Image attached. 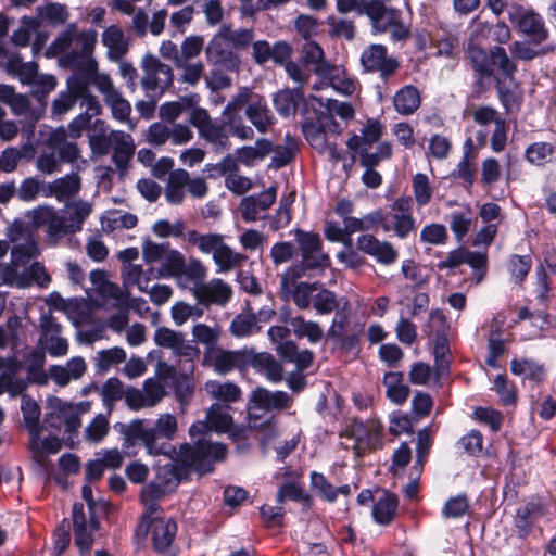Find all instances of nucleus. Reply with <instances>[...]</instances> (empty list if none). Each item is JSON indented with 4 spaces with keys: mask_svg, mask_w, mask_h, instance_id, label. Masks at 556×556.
Returning <instances> with one entry per match:
<instances>
[{
    "mask_svg": "<svg viewBox=\"0 0 556 556\" xmlns=\"http://www.w3.org/2000/svg\"><path fill=\"white\" fill-rule=\"evenodd\" d=\"M509 20L515 23L519 31L528 35L536 43L544 41L547 37V30L540 14L532 9L521 5H513L508 11Z\"/></svg>",
    "mask_w": 556,
    "mask_h": 556,
    "instance_id": "nucleus-18",
    "label": "nucleus"
},
{
    "mask_svg": "<svg viewBox=\"0 0 556 556\" xmlns=\"http://www.w3.org/2000/svg\"><path fill=\"white\" fill-rule=\"evenodd\" d=\"M90 281L93 292L97 293L104 303H109L113 307H121L123 305L124 300L121 288L109 280L104 270L91 271Z\"/></svg>",
    "mask_w": 556,
    "mask_h": 556,
    "instance_id": "nucleus-31",
    "label": "nucleus"
},
{
    "mask_svg": "<svg viewBox=\"0 0 556 556\" xmlns=\"http://www.w3.org/2000/svg\"><path fill=\"white\" fill-rule=\"evenodd\" d=\"M72 517L75 544L83 554L87 553L93 544V533L99 529V521L96 518H90L87 522L84 506L80 503L74 504Z\"/></svg>",
    "mask_w": 556,
    "mask_h": 556,
    "instance_id": "nucleus-25",
    "label": "nucleus"
},
{
    "mask_svg": "<svg viewBox=\"0 0 556 556\" xmlns=\"http://www.w3.org/2000/svg\"><path fill=\"white\" fill-rule=\"evenodd\" d=\"M204 311L198 304H190L185 301H177L170 308V316L176 326H182L190 319H199Z\"/></svg>",
    "mask_w": 556,
    "mask_h": 556,
    "instance_id": "nucleus-55",
    "label": "nucleus"
},
{
    "mask_svg": "<svg viewBox=\"0 0 556 556\" xmlns=\"http://www.w3.org/2000/svg\"><path fill=\"white\" fill-rule=\"evenodd\" d=\"M205 392L214 400L220 402L222 405H228L238 402L241 399L242 391L233 382L208 380L204 384Z\"/></svg>",
    "mask_w": 556,
    "mask_h": 556,
    "instance_id": "nucleus-39",
    "label": "nucleus"
},
{
    "mask_svg": "<svg viewBox=\"0 0 556 556\" xmlns=\"http://www.w3.org/2000/svg\"><path fill=\"white\" fill-rule=\"evenodd\" d=\"M294 238L298 244L302 262L316 270H325L330 265V257L323 251V242L318 233L294 230Z\"/></svg>",
    "mask_w": 556,
    "mask_h": 556,
    "instance_id": "nucleus-13",
    "label": "nucleus"
},
{
    "mask_svg": "<svg viewBox=\"0 0 556 556\" xmlns=\"http://www.w3.org/2000/svg\"><path fill=\"white\" fill-rule=\"evenodd\" d=\"M87 370L86 361L81 356L72 357L64 366L52 365L48 369V376L59 387L67 386L72 380H79Z\"/></svg>",
    "mask_w": 556,
    "mask_h": 556,
    "instance_id": "nucleus-33",
    "label": "nucleus"
},
{
    "mask_svg": "<svg viewBox=\"0 0 556 556\" xmlns=\"http://www.w3.org/2000/svg\"><path fill=\"white\" fill-rule=\"evenodd\" d=\"M303 98V92L300 87L293 89H283L278 91L273 99L276 111L282 115L288 116L296 111L298 104Z\"/></svg>",
    "mask_w": 556,
    "mask_h": 556,
    "instance_id": "nucleus-48",
    "label": "nucleus"
},
{
    "mask_svg": "<svg viewBox=\"0 0 556 556\" xmlns=\"http://www.w3.org/2000/svg\"><path fill=\"white\" fill-rule=\"evenodd\" d=\"M280 320L293 329L298 338H307L311 343L318 342L323 336L321 327L315 321H307L302 316H290L288 312L281 314Z\"/></svg>",
    "mask_w": 556,
    "mask_h": 556,
    "instance_id": "nucleus-40",
    "label": "nucleus"
},
{
    "mask_svg": "<svg viewBox=\"0 0 556 556\" xmlns=\"http://www.w3.org/2000/svg\"><path fill=\"white\" fill-rule=\"evenodd\" d=\"M361 65L366 73H379L383 80L394 75L399 70V61L388 54L383 45L372 43L366 47L361 53Z\"/></svg>",
    "mask_w": 556,
    "mask_h": 556,
    "instance_id": "nucleus-15",
    "label": "nucleus"
},
{
    "mask_svg": "<svg viewBox=\"0 0 556 556\" xmlns=\"http://www.w3.org/2000/svg\"><path fill=\"white\" fill-rule=\"evenodd\" d=\"M210 362L218 374H227L243 363V355L239 351L214 349L210 353Z\"/></svg>",
    "mask_w": 556,
    "mask_h": 556,
    "instance_id": "nucleus-46",
    "label": "nucleus"
},
{
    "mask_svg": "<svg viewBox=\"0 0 556 556\" xmlns=\"http://www.w3.org/2000/svg\"><path fill=\"white\" fill-rule=\"evenodd\" d=\"M380 430V426L374 421L350 419L340 433V444L343 448L353 451L356 456H363L377 446Z\"/></svg>",
    "mask_w": 556,
    "mask_h": 556,
    "instance_id": "nucleus-8",
    "label": "nucleus"
},
{
    "mask_svg": "<svg viewBox=\"0 0 556 556\" xmlns=\"http://www.w3.org/2000/svg\"><path fill=\"white\" fill-rule=\"evenodd\" d=\"M356 248L387 266L394 264L399 257V252L391 242L381 241L370 233L361 235L356 240Z\"/></svg>",
    "mask_w": 556,
    "mask_h": 556,
    "instance_id": "nucleus-20",
    "label": "nucleus"
},
{
    "mask_svg": "<svg viewBox=\"0 0 556 556\" xmlns=\"http://www.w3.org/2000/svg\"><path fill=\"white\" fill-rule=\"evenodd\" d=\"M189 122L197 128L199 137L211 144L215 152L222 153L230 150L231 142L224 123L214 122L206 109L192 110L189 114Z\"/></svg>",
    "mask_w": 556,
    "mask_h": 556,
    "instance_id": "nucleus-9",
    "label": "nucleus"
},
{
    "mask_svg": "<svg viewBox=\"0 0 556 556\" xmlns=\"http://www.w3.org/2000/svg\"><path fill=\"white\" fill-rule=\"evenodd\" d=\"M413 198L404 195L395 199L390 205V213L381 212L382 220H379L384 231H393L400 239H405L415 230L416 224L412 213Z\"/></svg>",
    "mask_w": 556,
    "mask_h": 556,
    "instance_id": "nucleus-10",
    "label": "nucleus"
},
{
    "mask_svg": "<svg viewBox=\"0 0 556 556\" xmlns=\"http://www.w3.org/2000/svg\"><path fill=\"white\" fill-rule=\"evenodd\" d=\"M108 125L102 119H96L88 134L91 151L97 155L112 152V160L118 169H125L135 153L131 135L122 130L108 132Z\"/></svg>",
    "mask_w": 556,
    "mask_h": 556,
    "instance_id": "nucleus-3",
    "label": "nucleus"
},
{
    "mask_svg": "<svg viewBox=\"0 0 556 556\" xmlns=\"http://www.w3.org/2000/svg\"><path fill=\"white\" fill-rule=\"evenodd\" d=\"M225 128L230 136L240 140H253L255 132L253 127L249 126L239 113L223 114Z\"/></svg>",
    "mask_w": 556,
    "mask_h": 556,
    "instance_id": "nucleus-49",
    "label": "nucleus"
},
{
    "mask_svg": "<svg viewBox=\"0 0 556 556\" xmlns=\"http://www.w3.org/2000/svg\"><path fill=\"white\" fill-rule=\"evenodd\" d=\"M231 426L232 417L230 415V407L215 403L208 408L206 420L192 425L189 429V434L195 438L197 435L205 433L207 430L227 432Z\"/></svg>",
    "mask_w": 556,
    "mask_h": 556,
    "instance_id": "nucleus-24",
    "label": "nucleus"
},
{
    "mask_svg": "<svg viewBox=\"0 0 556 556\" xmlns=\"http://www.w3.org/2000/svg\"><path fill=\"white\" fill-rule=\"evenodd\" d=\"M81 189V178L77 172H72L43 187L46 197H54L59 202H66L76 197Z\"/></svg>",
    "mask_w": 556,
    "mask_h": 556,
    "instance_id": "nucleus-29",
    "label": "nucleus"
},
{
    "mask_svg": "<svg viewBox=\"0 0 556 556\" xmlns=\"http://www.w3.org/2000/svg\"><path fill=\"white\" fill-rule=\"evenodd\" d=\"M244 114L257 132L262 135L270 131L276 123V117L263 96L256 98V101L245 109Z\"/></svg>",
    "mask_w": 556,
    "mask_h": 556,
    "instance_id": "nucleus-34",
    "label": "nucleus"
},
{
    "mask_svg": "<svg viewBox=\"0 0 556 556\" xmlns=\"http://www.w3.org/2000/svg\"><path fill=\"white\" fill-rule=\"evenodd\" d=\"M187 179L188 172L186 169L178 168L169 173L164 189V197L169 204L178 205L184 202Z\"/></svg>",
    "mask_w": 556,
    "mask_h": 556,
    "instance_id": "nucleus-41",
    "label": "nucleus"
},
{
    "mask_svg": "<svg viewBox=\"0 0 556 556\" xmlns=\"http://www.w3.org/2000/svg\"><path fill=\"white\" fill-rule=\"evenodd\" d=\"M414 200L418 206L427 205L433 195V187L426 174L418 173L412 178Z\"/></svg>",
    "mask_w": 556,
    "mask_h": 556,
    "instance_id": "nucleus-58",
    "label": "nucleus"
},
{
    "mask_svg": "<svg viewBox=\"0 0 556 556\" xmlns=\"http://www.w3.org/2000/svg\"><path fill=\"white\" fill-rule=\"evenodd\" d=\"M127 354L124 349L114 346L106 350L97 352L94 356V367L98 372L104 374L109 369L117 364L126 361Z\"/></svg>",
    "mask_w": 556,
    "mask_h": 556,
    "instance_id": "nucleus-54",
    "label": "nucleus"
},
{
    "mask_svg": "<svg viewBox=\"0 0 556 556\" xmlns=\"http://www.w3.org/2000/svg\"><path fill=\"white\" fill-rule=\"evenodd\" d=\"M490 74L485 76H492L495 72L504 79L513 80L514 75L517 71L515 63L510 60L505 49L502 47H494L490 50Z\"/></svg>",
    "mask_w": 556,
    "mask_h": 556,
    "instance_id": "nucleus-44",
    "label": "nucleus"
},
{
    "mask_svg": "<svg viewBox=\"0 0 556 556\" xmlns=\"http://www.w3.org/2000/svg\"><path fill=\"white\" fill-rule=\"evenodd\" d=\"M141 67L144 73L141 85L146 91L153 94H162L173 85V68L162 63L156 56L146 55L142 59Z\"/></svg>",
    "mask_w": 556,
    "mask_h": 556,
    "instance_id": "nucleus-12",
    "label": "nucleus"
},
{
    "mask_svg": "<svg viewBox=\"0 0 556 556\" xmlns=\"http://www.w3.org/2000/svg\"><path fill=\"white\" fill-rule=\"evenodd\" d=\"M421 103L419 90L413 85L401 88L393 98V105L397 113L410 115L418 110Z\"/></svg>",
    "mask_w": 556,
    "mask_h": 556,
    "instance_id": "nucleus-43",
    "label": "nucleus"
},
{
    "mask_svg": "<svg viewBox=\"0 0 556 556\" xmlns=\"http://www.w3.org/2000/svg\"><path fill=\"white\" fill-rule=\"evenodd\" d=\"M193 298L198 304L205 307L211 305L225 306L232 298L230 285L220 278H213L194 289Z\"/></svg>",
    "mask_w": 556,
    "mask_h": 556,
    "instance_id": "nucleus-19",
    "label": "nucleus"
},
{
    "mask_svg": "<svg viewBox=\"0 0 556 556\" xmlns=\"http://www.w3.org/2000/svg\"><path fill=\"white\" fill-rule=\"evenodd\" d=\"M312 307L319 315L331 314L339 307V302L334 292L326 289L324 285H319L318 291L314 296Z\"/></svg>",
    "mask_w": 556,
    "mask_h": 556,
    "instance_id": "nucleus-62",
    "label": "nucleus"
},
{
    "mask_svg": "<svg viewBox=\"0 0 556 556\" xmlns=\"http://www.w3.org/2000/svg\"><path fill=\"white\" fill-rule=\"evenodd\" d=\"M21 396V409L23 413L24 422L29 432V437H34L36 435V431L41 428L39 425L40 407L37 402L29 396L24 394Z\"/></svg>",
    "mask_w": 556,
    "mask_h": 556,
    "instance_id": "nucleus-57",
    "label": "nucleus"
},
{
    "mask_svg": "<svg viewBox=\"0 0 556 556\" xmlns=\"http://www.w3.org/2000/svg\"><path fill=\"white\" fill-rule=\"evenodd\" d=\"M381 211L371 212L362 218L351 216L345 218L343 226L345 227L346 236L350 238L352 233L370 231L377 228L379 220H382Z\"/></svg>",
    "mask_w": 556,
    "mask_h": 556,
    "instance_id": "nucleus-51",
    "label": "nucleus"
},
{
    "mask_svg": "<svg viewBox=\"0 0 556 556\" xmlns=\"http://www.w3.org/2000/svg\"><path fill=\"white\" fill-rule=\"evenodd\" d=\"M101 41L108 49V59L113 62L122 61L129 50V38L118 25L106 27L102 33Z\"/></svg>",
    "mask_w": 556,
    "mask_h": 556,
    "instance_id": "nucleus-30",
    "label": "nucleus"
},
{
    "mask_svg": "<svg viewBox=\"0 0 556 556\" xmlns=\"http://www.w3.org/2000/svg\"><path fill=\"white\" fill-rule=\"evenodd\" d=\"M0 63L10 75L17 77L23 85L31 84L38 75L37 63L24 62L18 52L7 49L1 43Z\"/></svg>",
    "mask_w": 556,
    "mask_h": 556,
    "instance_id": "nucleus-22",
    "label": "nucleus"
},
{
    "mask_svg": "<svg viewBox=\"0 0 556 556\" xmlns=\"http://www.w3.org/2000/svg\"><path fill=\"white\" fill-rule=\"evenodd\" d=\"M383 384L387 397L396 405L406 402L409 395V387L403 383V374L390 371L384 375Z\"/></svg>",
    "mask_w": 556,
    "mask_h": 556,
    "instance_id": "nucleus-47",
    "label": "nucleus"
},
{
    "mask_svg": "<svg viewBox=\"0 0 556 556\" xmlns=\"http://www.w3.org/2000/svg\"><path fill=\"white\" fill-rule=\"evenodd\" d=\"M510 36L509 27L503 22L483 21L481 17L473 22L472 37L477 41L485 39L503 45L510 39Z\"/></svg>",
    "mask_w": 556,
    "mask_h": 556,
    "instance_id": "nucleus-35",
    "label": "nucleus"
},
{
    "mask_svg": "<svg viewBox=\"0 0 556 556\" xmlns=\"http://www.w3.org/2000/svg\"><path fill=\"white\" fill-rule=\"evenodd\" d=\"M97 70L96 60L79 62L75 74L67 79V90L65 92L71 93L76 101L87 96L90 92L89 84L93 85V75L100 74Z\"/></svg>",
    "mask_w": 556,
    "mask_h": 556,
    "instance_id": "nucleus-27",
    "label": "nucleus"
},
{
    "mask_svg": "<svg viewBox=\"0 0 556 556\" xmlns=\"http://www.w3.org/2000/svg\"><path fill=\"white\" fill-rule=\"evenodd\" d=\"M317 76L320 80L314 84L315 90L331 87L343 96H352L359 88L358 81L341 66L324 64L317 70Z\"/></svg>",
    "mask_w": 556,
    "mask_h": 556,
    "instance_id": "nucleus-16",
    "label": "nucleus"
},
{
    "mask_svg": "<svg viewBox=\"0 0 556 556\" xmlns=\"http://www.w3.org/2000/svg\"><path fill=\"white\" fill-rule=\"evenodd\" d=\"M156 345L170 349L176 356L192 361L199 355V349L186 341L182 332L175 331L167 327H160L154 332Z\"/></svg>",
    "mask_w": 556,
    "mask_h": 556,
    "instance_id": "nucleus-21",
    "label": "nucleus"
},
{
    "mask_svg": "<svg viewBox=\"0 0 556 556\" xmlns=\"http://www.w3.org/2000/svg\"><path fill=\"white\" fill-rule=\"evenodd\" d=\"M207 277V268L203 262L195 257L185 261L176 277L178 287L188 289L193 295L195 288L201 286Z\"/></svg>",
    "mask_w": 556,
    "mask_h": 556,
    "instance_id": "nucleus-32",
    "label": "nucleus"
},
{
    "mask_svg": "<svg viewBox=\"0 0 556 556\" xmlns=\"http://www.w3.org/2000/svg\"><path fill=\"white\" fill-rule=\"evenodd\" d=\"M20 275L21 286H29L35 282L40 287H47L50 282V276L46 271L45 266L39 262H33L29 266L22 267Z\"/></svg>",
    "mask_w": 556,
    "mask_h": 556,
    "instance_id": "nucleus-63",
    "label": "nucleus"
},
{
    "mask_svg": "<svg viewBox=\"0 0 556 556\" xmlns=\"http://www.w3.org/2000/svg\"><path fill=\"white\" fill-rule=\"evenodd\" d=\"M93 206L87 201H75L67 205L65 214V227L67 235L76 233L83 229L85 220L92 213Z\"/></svg>",
    "mask_w": 556,
    "mask_h": 556,
    "instance_id": "nucleus-42",
    "label": "nucleus"
},
{
    "mask_svg": "<svg viewBox=\"0 0 556 556\" xmlns=\"http://www.w3.org/2000/svg\"><path fill=\"white\" fill-rule=\"evenodd\" d=\"M279 356L288 362L294 363L300 371L308 368L314 359L312 351H299L295 343H285L280 346Z\"/></svg>",
    "mask_w": 556,
    "mask_h": 556,
    "instance_id": "nucleus-50",
    "label": "nucleus"
},
{
    "mask_svg": "<svg viewBox=\"0 0 556 556\" xmlns=\"http://www.w3.org/2000/svg\"><path fill=\"white\" fill-rule=\"evenodd\" d=\"M555 148L552 143L539 141L526 149V159L535 166H542L552 160Z\"/></svg>",
    "mask_w": 556,
    "mask_h": 556,
    "instance_id": "nucleus-64",
    "label": "nucleus"
},
{
    "mask_svg": "<svg viewBox=\"0 0 556 556\" xmlns=\"http://www.w3.org/2000/svg\"><path fill=\"white\" fill-rule=\"evenodd\" d=\"M260 94L255 93L250 87H239L237 92L231 97L229 102L223 110V114L239 113L244 108H249L252 102L256 101Z\"/></svg>",
    "mask_w": 556,
    "mask_h": 556,
    "instance_id": "nucleus-61",
    "label": "nucleus"
},
{
    "mask_svg": "<svg viewBox=\"0 0 556 556\" xmlns=\"http://www.w3.org/2000/svg\"><path fill=\"white\" fill-rule=\"evenodd\" d=\"M226 454L224 444L205 439H199L195 445L181 444L177 454H173V459L157 467L154 480L143 488L141 498L144 506L151 514L156 513L160 509L156 500L172 492L189 470L207 473L212 471L213 463L223 460Z\"/></svg>",
    "mask_w": 556,
    "mask_h": 556,
    "instance_id": "nucleus-1",
    "label": "nucleus"
},
{
    "mask_svg": "<svg viewBox=\"0 0 556 556\" xmlns=\"http://www.w3.org/2000/svg\"><path fill=\"white\" fill-rule=\"evenodd\" d=\"M45 362V352L41 350H33L25 355L24 367L29 379L38 383L47 381V375L43 371Z\"/></svg>",
    "mask_w": 556,
    "mask_h": 556,
    "instance_id": "nucleus-52",
    "label": "nucleus"
},
{
    "mask_svg": "<svg viewBox=\"0 0 556 556\" xmlns=\"http://www.w3.org/2000/svg\"><path fill=\"white\" fill-rule=\"evenodd\" d=\"M86 410L87 408H84L83 404H61L53 414L58 421H53L52 425L58 428L64 427L65 432L74 433L79 429L81 425L80 417Z\"/></svg>",
    "mask_w": 556,
    "mask_h": 556,
    "instance_id": "nucleus-37",
    "label": "nucleus"
},
{
    "mask_svg": "<svg viewBox=\"0 0 556 556\" xmlns=\"http://www.w3.org/2000/svg\"><path fill=\"white\" fill-rule=\"evenodd\" d=\"M205 56L208 63L219 65L228 72H237L241 60L231 49V45L226 39L225 31H218L213 36L205 47Z\"/></svg>",
    "mask_w": 556,
    "mask_h": 556,
    "instance_id": "nucleus-17",
    "label": "nucleus"
},
{
    "mask_svg": "<svg viewBox=\"0 0 556 556\" xmlns=\"http://www.w3.org/2000/svg\"><path fill=\"white\" fill-rule=\"evenodd\" d=\"M92 80L98 91L102 93L104 103L111 109L112 116L118 122L130 124L131 105L115 88L110 75L94 74Z\"/></svg>",
    "mask_w": 556,
    "mask_h": 556,
    "instance_id": "nucleus-14",
    "label": "nucleus"
},
{
    "mask_svg": "<svg viewBox=\"0 0 556 556\" xmlns=\"http://www.w3.org/2000/svg\"><path fill=\"white\" fill-rule=\"evenodd\" d=\"M476 38H471L468 49H467V58L471 63L473 70L480 75L485 76L490 74V52L486 51L475 43Z\"/></svg>",
    "mask_w": 556,
    "mask_h": 556,
    "instance_id": "nucleus-60",
    "label": "nucleus"
},
{
    "mask_svg": "<svg viewBox=\"0 0 556 556\" xmlns=\"http://www.w3.org/2000/svg\"><path fill=\"white\" fill-rule=\"evenodd\" d=\"M34 229L45 228L49 244L55 245L67 235L65 215H61L51 205H39L26 213Z\"/></svg>",
    "mask_w": 556,
    "mask_h": 556,
    "instance_id": "nucleus-11",
    "label": "nucleus"
},
{
    "mask_svg": "<svg viewBox=\"0 0 556 556\" xmlns=\"http://www.w3.org/2000/svg\"><path fill=\"white\" fill-rule=\"evenodd\" d=\"M33 225L16 219L8 227V238L12 242L11 263L17 270L18 267L28 265L39 254V247Z\"/></svg>",
    "mask_w": 556,
    "mask_h": 556,
    "instance_id": "nucleus-7",
    "label": "nucleus"
},
{
    "mask_svg": "<svg viewBox=\"0 0 556 556\" xmlns=\"http://www.w3.org/2000/svg\"><path fill=\"white\" fill-rule=\"evenodd\" d=\"M98 34L93 29L79 31L75 23L67 25L62 30L47 50V55L56 56L63 55L67 63H76L85 60H92L89 58L96 47Z\"/></svg>",
    "mask_w": 556,
    "mask_h": 556,
    "instance_id": "nucleus-4",
    "label": "nucleus"
},
{
    "mask_svg": "<svg viewBox=\"0 0 556 556\" xmlns=\"http://www.w3.org/2000/svg\"><path fill=\"white\" fill-rule=\"evenodd\" d=\"M319 282H300L286 293L291 296L293 303L300 309H307L312 306L316 291H318Z\"/></svg>",
    "mask_w": 556,
    "mask_h": 556,
    "instance_id": "nucleus-53",
    "label": "nucleus"
},
{
    "mask_svg": "<svg viewBox=\"0 0 556 556\" xmlns=\"http://www.w3.org/2000/svg\"><path fill=\"white\" fill-rule=\"evenodd\" d=\"M252 407L249 410L250 419L257 418L256 409L282 410L291 407L293 400L283 391L271 392L265 388H256L250 399Z\"/></svg>",
    "mask_w": 556,
    "mask_h": 556,
    "instance_id": "nucleus-23",
    "label": "nucleus"
},
{
    "mask_svg": "<svg viewBox=\"0 0 556 556\" xmlns=\"http://www.w3.org/2000/svg\"><path fill=\"white\" fill-rule=\"evenodd\" d=\"M18 362L14 358L9 359L7 366L1 370L0 374V395L9 393L11 396L22 395L27 387L24 379L20 378Z\"/></svg>",
    "mask_w": 556,
    "mask_h": 556,
    "instance_id": "nucleus-38",
    "label": "nucleus"
},
{
    "mask_svg": "<svg viewBox=\"0 0 556 556\" xmlns=\"http://www.w3.org/2000/svg\"><path fill=\"white\" fill-rule=\"evenodd\" d=\"M330 131L333 134H340L342 130V127L339 123L332 122L331 124H328L327 121L321 119L320 126H317L315 124H304L303 126V132L305 136V139L311 144L312 148H314L319 153H324L326 149L328 148L327 142V135L326 131Z\"/></svg>",
    "mask_w": 556,
    "mask_h": 556,
    "instance_id": "nucleus-36",
    "label": "nucleus"
},
{
    "mask_svg": "<svg viewBox=\"0 0 556 556\" xmlns=\"http://www.w3.org/2000/svg\"><path fill=\"white\" fill-rule=\"evenodd\" d=\"M34 149L30 144L25 143L21 148L10 147L2 151L0 155V170L12 173L16 169L20 161L27 153L33 154Z\"/></svg>",
    "mask_w": 556,
    "mask_h": 556,
    "instance_id": "nucleus-56",
    "label": "nucleus"
},
{
    "mask_svg": "<svg viewBox=\"0 0 556 556\" xmlns=\"http://www.w3.org/2000/svg\"><path fill=\"white\" fill-rule=\"evenodd\" d=\"M397 497L389 492H383L372 506L374 520L382 526L391 523L397 510Z\"/></svg>",
    "mask_w": 556,
    "mask_h": 556,
    "instance_id": "nucleus-45",
    "label": "nucleus"
},
{
    "mask_svg": "<svg viewBox=\"0 0 556 556\" xmlns=\"http://www.w3.org/2000/svg\"><path fill=\"white\" fill-rule=\"evenodd\" d=\"M510 370L514 375H523L527 379L541 382L544 379V367L529 359H513Z\"/></svg>",
    "mask_w": 556,
    "mask_h": 556,
    "instance_id": "nucleus-59",
    "label": "nucleus"
},
{
    "mask_svg": "<svg viewBox=\"0 0 556 556\" xmlns=\"http://www.w3.org/2000/svg\"><path fill=\"white\" fill-rule=\"evenodd\" d=\"M177 430V418L168 413L161 414L153 425L144 419H135L123 432L124 446L129 447L140 441L149 455H164L173 459V454H177V451L169 441L175 438Z\"/></svg>",
    "mask_w": 556,
    "mask_h": 556,
    "instance_id": "nucleus-2",
    "label": "nucleus"
},
{
    "mask_svg": "<svg viewBox=\"0 0 556 556\" xmlns=\"http://www.w3.org/2000/svg\"><path fill=\"white\" fill-rule=\"evenodd\" d=\"M138 531L150 532L153 548L163 556H177L174 541L177 534V525L172 518L160 516V509L151 514L146 507Z\"/></svg>",
    "mask_w": 556,
    "mask_h": 556,
    "instance_id": "nucleus-6",
    "label": "nucleus"
},
{
    "mask_svg": "<svg viewBox=\"0 0 556 556\" xmlns=\"http://www.w3.org/2000/svg\"><path fill=\"white\" fill-rule=\"evenodd\" d=\"M277 189L269 187L257 195L245 197L241 200V216L247 222H255L260 218V213L267 211L276 201Z\"/></svg>",
    "mask_w": 556,
    "mask_h": 556,
    "instance_id": "nucleus-28",
    "label": "nucleus"
},
{
    "mask_svg": "<svg viewBox=\"0 0 556 556\" xmlns=\"http://www.w3.org/2000/svg\"><path fill=\"white\" fill-rule=\"evenodd\" d=\"M358 14H365L371 22L372 28L377 33H387L388 28L400 11L387 8L380 0L364 1L358 9Z\"/></svg>",
    "mask_w": 556,
    "mask_h": 556,
    "instance_id": "nucleus-26",
    "label": "nucleus"
},
{
    "mask_svg": "<svg viewBox=\"0 0 556 556\" xmlns=\"http://www.w3.org/2000/svg\"><path fill=\"white\" fill-rule=\"evenodd\" d=\"M186 240L189 244L197 247L201 253L212 255L218 274L229 273L248 261V256L229 247L220 233H200L197 230H190L186 235Z\"/></svg>",
    "mask_w": 556,
    "mask_h": 556,
    "instance_id": "nucleus-5",
    "label": "nucleus"
}]
</instances>
